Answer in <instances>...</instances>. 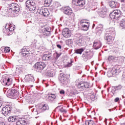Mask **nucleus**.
<instances>
[{
    "label": "nucleus",
    "mask_w": 125,
    "mask_h": 125,
    "mask_svg": "<svg viewBox=\"0 0 125 125\" xmlns=\"http://www.w3.org/2000/svg\"><path fill=\"white\" fill-rule=\"evenodd\" d=\"M91 3L92 4V5H93V6H95L97 5L98 3V1L97 0H91Z\"/></svg>",
    "instance_id": "ea45409f"
},
{
    "label": "nucleus",
    "mask_w": 125,
    "mask_h": 125,
    "mask_svg": "<svg viewBox=\"0 0 125 125\" xmlns=\"http://www.w3.org/2000/svg\"><path fill=\"white\" fill-rule=\"evenodd\" d=\"M42 60L48 61V60H51V56H50V54H45L42 56Z\"/></svg>",
    "instance_id": "393cba45"
},
{
    "label": "nucleus",
    "mask_w": 125,
    "mask_h": 125,
    "mask_svg": "<svg viewBox=\"0 0 125 125\" xmlns=\"http://www.w3.org/2000/svg\"><path fill=\"white\" fill-rule=\"evenodd\" d=\"M57 47H58V48H60V49H61V48H62V46H61V45L60 44H58L57 45Z\"/></svg>",
    "instance_id": "13d9d810"
},
{
    "label": "nucleus",
    "mask_w": 125,
    "mask_h": 125,
    "mask_svg": "<svg viewBox=\"0 0 125 125\" xmlns=\"http://www.w3.org/2000/svg\"><path fill=\"white\" fill-rule=\"evenodd\" d=\"M11 112V107L9 105H6L2 109V114L4 116H7Z\"/></svg>",
    "instance_id": "9d476101"
},
{
    "label": "nucleus",
    "mask_w": 125,
    "mask_h": 125,
    "mask_svg": "<svg viewBox=\"0 0 125 125\" xmlns=\"http://www.w3.org/2000/svg\"><path fill=\"white\" fill-rule=\"evenodd\" d=\"M42 33L45 37H49L50 36V33H51V28L50 27H47L42 30Z\"/></svg>",
    "instance_id": "f8f14e48"
},
{
    "label": "nucleus",
    "mask_w": 125,
    "mask_h": 125,
    "mask_svg": "<svg viewBox=\"0 0 125 125\" xmlns=\"http://www.w3.org/2000/svg\"><path fill=\"white\" fill-rule=\"evenodd\" d=\"M60 112H61V113H67V111H66V110L64 109L63 107L61 108L60 109Z\"/></svg>",
    "instance_id": "de8ad7c7"
},
{
    "label": "nucleus",
    "mask_w": 125,
    "mask_h": 125,
    "mask_svg": "<svg viewBox=\"0 0 125 125\" xmlns=\"http://www.w3.org/2000/svg\"><path fill=\"white\" fill-rule=\"evenodd\" d=\"M116 73H117V69H115V70H112L110 71H108L107 73V77H108L109 78L113 77V76H114V75H115Z\"/></svg>",
    "instance_id": "bb28decb"
},
{
    "label": "nucleus",
    "mask_w": 125,
    "mask_h": 125,
    "mask_svg": "<svg viewBox=\"0 0 125 125\" xmlns=\"http://www.w3.org/2000/svg\"><path fill=\"white\" fill-rule=\"evenodd\" d=\"M85 125H95L94 122L92 120H87L85 121Z\"/></svg>",
    "instance_id": "f704fd0d"
},
{
    "label": "nucleus",
    "mask_w": 125,
    "mask_h": 125,
    "mask_svg": "<svg viewBox=\"0 0 125 125\" xmlns=\"http://www.w3.org/2000/svg\"><path fill=\"white\" fill-rule=\"evenodd\" d=\"M107 35H116L115 34L116 32H115V28L111 27L109 28L106 30Z\"/></svg>",
    "instance_id": "6ab92c4d"
},
{
    "label": "nucleus",
    "mask_w": 125,
    "mask_h": 125,
    "mask_svg": "<svg viewBox=\"0 0 125 125\" xmlns=\"http://www.w3.org/2000/svg\"><path fill=\"white\" fill-rule=\"evenodd\" d=\"M70 62H68L66 65V67H71L72 66V63H73V59H70Z\"/></svg>",
    "instance_id": "79ce46f5"
},
{
    "label": "nucleus",
    "mask_w": 125,
    "mask_h": 125,
    "mask_svg": "<svg viewBox=\"0 0 125 125\" xmlns=\"http://www.w3.org/2000/svg\"><path fill=\"white\" fill-rule=\"evenodd\" d=\"M59 107H60V106L57 107H56V109H57L58 108H59Z\"/></svg>",
    "instance_id": "338daca9"
},
{
    "label": "nucleus",
    "mask_w": 125,
    "mask_h": 125,
    "mask_svg": "<svg viewBox=\"0 0 125 125\" xmlns=\"http://www.w3.org/2000/svg\"><path fill=\"white\" fill-rule=\"evenodd\" d=\"M7 96L13 99H16L19 96V92L15 89L9 90L7 93Z\"/></svg>",
    "instance_id": "20e7f679"
},
{
    "label": "nucleus",
    "mask_w": 125,
    "mask_h": 125,
    "mask_svg": "<svg viewBox=\"0 0 125 125\" xmlns=\"http://www.w3.org/2000/svg\"><path fill=\"white\" fill-rule=\"evenodd\" d=\"M125 57H117L116 60H118L120 62H123L124 61V59Z\"/></svg>",
    "instance_id": "c03bdc74"
},
{
    "label": "nucleus",
    "mask_w": 125,
    "mask_h": 125,
    "mask_svg": "<svg viewBox=\"0 0 125 125\" xmlns=\"http://www.w3.org/2000/svg\"><path fill=\"white\" fill-rule=\"evenodd\" d=\"M19 118L18 116H10L8 118V122H11L12 123H13V122H17L18 121Z\"/></svg>",
    "instance_id": "5701e85b"
},
{
    "label": "nucleus",
    "mask_w": 125,
    "mask_h": 125,
    "mask_svg": "<svg viewBox=\"0 0 125 125\" xmlns=\"http://www.w3.org/2000/svg\"><path fill=\"white\" fill-rule=\"evenodd\" d=\"M83 51H84L83 48L77 49L75 50V53H77V54H82L83 52Z\"/></svg>",
    "instance_id": "473e14b6"
},
{
    "label": "nucleus",
    "mask_w": 125,
    "mask_h": 125,
    "mask_svg": "<svg viewBox=\"0 0 125 125\" xmlns=\"http://www.w3.org/2000/svg\"><path fill=\"white\" fill-rule=\"evenodd\" d=\"M10 51V48L9 47H6L4 48V52L5 53H8Z\"/></svg>",
    "instance_id": "a19ab883"
},
{
    "label": "nucleus",
    "mask_w": 125,
    "mask_h": 125,
    "mask_svg": "<svg viewBox=\"0 0 125 125\" xmlns=\"http://www.w3.org/2000/svg\"><path fill=\"white\" fill-rule=\"evenodd\" d=\"M72 3L77 6L82 7V6H83L85 4V1L83 0H72Z\"/></svg>",
    "instance_id": "9b49d317"
},
{
    "label": "nucleus",
    "mask_w": 125,
    "mask_h": 125,
    "mask_svg": "<svg viewBox=\"0 0 125 125\" xmlns=\"http://www.w3.org/2000/svg\"><path fill=\"white\" fill-rule=\"evenodd\" d=\"M96 8H97V7H96L95 8V9H96Z\"/></svg>",
    "instance_id": "774afa93"
},
{
    "label": "nucleus",
    "mask_w": 125,
    "mask_h": 125,
    "mask_svg": "<svg viewBox=\"0 0 125 125\" xmlns=\"http://www.w3.org/2000/svg\"><path fill=\"white\" fill-rule=\"evenodd\" d=\"M62 34L64 38H70L71 37V32L68 28H64L62 30Z\"/></svg>",
    "instance_id": "dca6fc26"
},
{
    "label": "nucleus",
    "mask_w": 125,
    "mask_h": 125,
    "mask_svg": "<svg viewBox=\"0 0 125 125\" xmlns=\"http://www.w3.org/2000/svg\"><path fill=\"white\" fill-rule=\"evenodd\" d=\"M24 81L26 83H34L35 82V79L33 75L29 74L25 76Z\"/></svg>",
    "instance_id": "4468645a"
},
{
    "label": "nucleus",
    "mask_w": 125,
    "mask_h": 125,
    "mask_svg": "<svg viewBox=\"0 0 125 125\" xmlns=\"http://www.w3.org/2000/svg\"><path fill=\"white\" fill-rule=\"evenodd\" d=\"M91 100H92V101H94V100H95V99H96V98L94 96H91Z\"/></svg>",
    "instance_id": "864d4df0"
},
{
    "label": "nucleus",
    "mask_w": 125,
    "mask_h": 125,
    "mask_svg": "<svg viewBox=\"0 0 125 125\" xmlns=\"http://www.w3.org/2000/svg\"><path fill=\"white\" fill-rule=\"evenodd\" d=\"M106 9L104 11H102L101 12V14H106Z\"/></svg>",
    "instance_id": "6e6d98bb"
},
{
    "label": "nucleus",
    "mask_w": 125,
    "mask_h": 125,
    "mask_svg": "<svg viewBox=\"0 0 125 125\" xmlns=\"http://www.w3.org/2000/svg\"><path fill=\"white\" fill-rule=\"evenodd\" d=\"M111 91H112V92H115V91H116V90H118V89H119V87H116V86H112L111 87Z\"/></svg>",
    "instance_id": "a18cd8bd"
},
{
    "label": "nucleus",
    "mask_w": 125,
    "mask_h": 125,
    "mask_svg": "<svg viewBox=\"0 0 125 125\" xmlns=\"http://www.w3.org/2000/svg\"><path fill=\"white\" fill-rule=\"evenodd\" d=\"M101 45H102V44L101 42H94L93 47L95 49H99L101 47Z\"/></svg>",
    "instance_id": "b1692460"
},
{
    "label": "nucleus",
    "mask_w": 125,
    "mask_h": 125,
    "mask_svg": "<svg viewBox=\"0 0 125 125\" xmlns=\"http://www.w3.org/2000/svg\"><path fill=\"white\" fill-rule=\"evenodd\" d=\"M109 5L111 8H116V7H119V3L115 1H111L109 3Z\"/></svg>",
    "instance_id": "4be33fe9"
},
{
    "label": "nucleus",
    "mask_w": 125,
    "mask_h": 125,
    "mask_svg": "<svg viewBox=\"0 0 125 125\" xmlns=\"http://www.w3.org/2000/svg\"><path fill=\"white\" fill-rule=\"evenodd\" d=\"M89 25H90L89 22H87V23L83 24V25H82V30L84 31V32H86L89 29Z\"/></svg>",
    "instance_id": "a211bd4d"
},
{
    "label": "nucleus",
    "mask_w": 125,
    "mask_h": 125,
    "mask_svg": "<svg viewBox=\"0 0 125 125\" xmlns=\"http://www.w3.org/2000/svg\"><path fill=\"white\" fill-rule=\"evenodd\" d=\"M73 43V41L71 40H68L66 41V44L67 45H71Z\"/></svg>",
    "instance_id": "37998d69"
},
{
    "label": "nucleus",
    "mask_w": 125,
    "mask_h": 125,
    "mask_svg": "<svg viewBox=\"0 0 125 125\" xmlns=\"http://www.w3.org/2000/svg\"><path fill=\"white\" fill-rule=\"evenodd\" d=\"M26 6L30 11L36 10V4L33 1L27 0L26 3Z\"/></svg>",
    "instance_id": "423d86ee"
},
{
    "label": "nucleus",
    "mask_w": 125,
    "mask_h": 125,
    "mask_svg": "<svg viewBox=\"0 0 125 125\" xmlns=\"http://www.w3.org/2000/svg\"><path fill=\"white\" fill-rule=\"evenodd\" d=\"M119 49H119V48H118V47L115 48V49H114L115 52H119Z\"/></svg>",
    "instance_id": "5fc2aeb1"
},
{
    "label": "nucleus",
    "mask_w": 125,
    "mask_h": 125,
    "mask_svg": "<svg viewBox=\"0 0 125 125\" xmlns=\"http://www.w3.org/2000/svg\"><path fill=\"white\" fill-rule=\"evenodd\" d=\"M122 10L123 11V13H122V15H121L120 19H122L123 18H124V20H125V4L123 5Z\"/></svg>",
    "instance_id": "7c9ffc66"
},
{
    "label": "nucleus",
    "mask_w": 125,
    "mask_h": 125,
    "mask_svg": "<svg viewBox=\"0 0 125 125\" xmlns=\"http://www.w3.org/2000/svg\"><path fill=\"white\" fill-rule=\"evenodd\" d=\"M82 57L84 61H87V60H88V58H90L89 57H88V54L87 53L83 54Z\"/></svg>",
    "instance_id": "72a5a7b5"
},
{
    "label": "nucleus",
    "mask_w": 125,
    "mask_h": 125,
    "mask_svg": "<svg viewBox=\"0 0 125 125\" xmlns=\"http://www.w3.org/2000/svg\"><path fill=\"white\" fill-rule=\"evenodd\" d=\"M46 75L49 78L54 77L55 76V71L54 70L48 71L46 73Z\"/></svg>",
    "instance_id": "a878e982"
},
{
    "label": "nucleus",
    "mask_w": 125,
    "mask_h": 125,
    "mask_svg": "<svg viewBox=\"0 0 125 125\" xmlns=\"http://www.w3.org/2000/svg\"><path fill=\"white\" fill-rule=\"evenodd\" d=\"M3 83H6L7 82H10V79L9 78H4L3 79Z\"/></svg>",
    "instance_id": "49530a36"
},
{
    "label": "nucleus",
    "mask_w": 125,
    "mask_h": 125,
    "mask_svg": "<svg viewBox=\"0 0 125 125\" xmlns=\"http://www.w3.org/2000/svg\"><path fill=\"white\" fill-rule=\"evenodd\" d=\"M48 98L50 100V101H53L54 99H56V98H57V96H56V94H51Z\"/></svg>",
    "instance_id": "2f4dec72"
},
{
    "label": "nucleus",
    "mask_w": 125,
    "mask_h": 125,
    "mask_svg": "<svg viewBox=\"0 0 125 125\" xmlns=\"http://www.w3.org/2000/svg\"><path fill=\"white\" fill-rule=\"evenodd\" d=\"M20 9L19 8V5L15 3H13L10 4L9 7V11L11 13H16L17 14L19 12Z\"/></svg>",
    "instance_id": "7ed1b4c3"
},
{
    "label": "nucleus",
    "mask_w": 125,
    "mask_h": 125,
    "mask_svg": "<svg viewBox=\"0 0 125 125\" xmlns=\"http://www.w3.org/2000/svg\"><path fill=\"white\" fill-rule=\"evenodd\" d=\"M60 94L64 95V94H65V91L64 90H61L60 91Z\"/></svg>",
    "instance_id": "603ef678"
},
{
    "label": "nucleus",
    "mask_w": 125,
    "mask_h": 125,
    "mask_svg": "<svg viewBox=\"0 0 125 125\" xmlns=\"http://www.w3.org/2000/svg\"><path fill=\"white\" fill-rule=\"evenodd\" d=\"M121 125H125V123H123V124H121Z\"/></svg>",
    "instance_id": "0e129e2a"
},
{
    "label": "nucleus",
    "mask_w": 125,
    "mask_h": 125,
    "mask_svg": "<svg viewBox=\"0 0 125 125\" xmlns=\"http://www.w3.org/2000/svg\"><path fill=\"white\" fill-rule=\"evenodd\" d=\"M119 22H120V26L125 29V20H122L121 21H119Z\"/></svg>",
    "instance_id": "e433bc0d"
},
{
    "label": "nucleus",
    "mask_w": 125,
    "mask_h": 125,
    "mask_svg": "<svg viewBox=\"0 0 125 125\" xmlns=\"http://www.w3.org/2000/svg\"><path fill=\"white\" fill-rule=\"evenodd\" d=\"M15 25L13 24H6L5 26V29L8 30L10 32H13L14 31Z\"/></svg>",
    "instance_id": "aec40b11"
},
{
    "label": "nucleus",
    "mask_w": 125,
    "mask_h": 125,
    "mask_svg": "<svg viewBox=\"0 0 125 125\" xmlns=\"http://www.w3.org/2000/svg\"><path fill=\"white\" fill-rule=\"evenodd\" d=\"M49 109V107L48 106V105L46 104H44L42 105V107L41 108H39L37 110H36L37 114H40V113H42V112H44V111H47Z\"/></svg>",
    "instance_id": "2eb2a0df"
},
{
    "label": "nucleus",
    "mask_w": 125,
    "mask_h": 125,
    "mask_svg": "<svg viewBox=\"0 0 125 125\" xmlns=\"http://www.w3.org/2000/svg\"><path fill=\"white\" fill-rule=\"evenodd\" d=\"M26 119L25 118H18V120L17 122V125H23L26 124Z\"/></svg>",
    "instance_id": "412c9836"
},
{
    "label": "nucleus",
    "mask_w": 125,
    "mask_h": 125,
    "mask_svg": "<svg viewBox=\"0 0 125 125\" xmlns=\"http://www.w3.org/2000/svg\"><path fill=\"white\" fill-rule=\"evenodd\" d=\"M115 36L116 35H110V34H108V35L106 36V38H105V39L106 40L109 44H112V43H113V41H114Z\"/></svg>",
    "instance_id": "ddd939ff"
},
{
    "label": "nucleus",
    "mask_w": 125,
    "mask_h": 125,
    "mask_svg": "<svg viewBox=\"0 0 125 125\" xmlns=\"http://www.w3.org/2000/svg\"><path fill=\"white\" fill-rule=\"evenodd\" d=\"M16 68L17 72H21L23 70V66L22 65H16Z\"/></svg>",
    "instance_id": "c9c22d12"
},
{
    "label": "nucleus",
    "mask_w": 125,
    "mask_h": 125,
    "mask_svg": "<svg viewBox=\"0 0 125 125\" xmlns=\"http://www.w3.org/2000/svg\"><path fill=\"white\" fill-rule=\"evenodd\" d=\"M108 60L110 62H114L115 60H117V57L112 55L109 56L108 57Z\"/></svg>",
    "instance_id": "c85d7f7f"
},
{
    "label": "nucleus",
    "mask_w": 125,
    "mask_h": 125,
    "mask_svg": "<svg viewBox=\"0 0 125 125\" xmlns=\"http://www.w3.org/2000/svg\"><path fill=\"white\" fill-rule=\"evenodd\" d=\"M58 79L61 83L63 85H67L70 83V80L66 77V75L64 74V73H61L59 76Z\"/></svg>",
    "instance_id": "f03ea898"
},
{
    "label": "nucleus",
    "mask_w": 125,
    "mask_h": 125,
    "mask_svg": "<svg viewBox=\"0 0 125 125\" xmlns=\"http://www.w3.org/2000/svg\"><path fill=\"white\" fill-rule=\"evenodd\" d=\"M123 117H125V116H124L123 115L119 116V118H123Z\"/></svg>",
    "instance_id": "680f3d73"
},
{
    "label": "nucleus",
    "mask_w": 125,
    "mask_h": 125,
    "mask_svg": "<svg viewBox=\"0 0 125 125\" xmlns=\"http://www.w3.org/2000/svg\"><path fill=\"white\" fill-rule=\"evenodd\" d=\"M46 65L44 62H38L34 65V69L37 72H41L42 71Z\"/></svg>",
    "instance_id": "39448f33"
},
{
    "label": "nucleus",
    "mask_w": 125,
    "mask_h": 125,
    "mask_svg": "<svg viewBox=\"0 0 125 125\" xmlns=\"http://www.w3.org/2000/svg\"><path fill=\"white\" fill-rule=\"evenodd\" d=\"M51 2H52V0H45L44 6L45 7H48L51 4Z\"/></svg>",
    "instance_id": "c756f323"
},
{
    "label": "nucleus",
    "mask_w": 125,
    "mask_h": 125,
    "mask_svg": "<svg viewBox=\"0 0 125 125\" xmlns=\"http://www.w3.org/2000/svg\"><path fill=\"white\" fill-rule=\"evenodd\" d=\"M3 83L4 84H5V85H10V83H11V82L9 81V82H4V83Z\"/></svg>",
    "instance_id": "8fccbe9b"
},
{
    "label": "nucleus",
    "mask_w": 125,
    "mask_h": 125,
    "mask_svg": "<svg viewBox=\"0 0 125 125\" xmlns=\"http://www.w3.org/2000/svg\"><path fill=\"white\" fill-rule=\"evenodd\" d=\"M60 57V55L57 54V56L56 58H54L52 60V62H53V63H56V62H57V60L58 59V58H59Z\"/></svg>",
    "instance_id": "4c0bfd02"
},
{
    "label": "nucleus",
    "mask_w": 125,
    "mask_h": 125,
    "mask_svg": "<svg viewBox=\"0 0 125 125\" xmlns=\"http://www.w3.org/2000/svg\"><path fill=\"white\" fill-rule=\"evenodd\" d=\"M63 13L66 15H72L73 14V10L70 7H65L63 9Z\"/></svg>",
    "instance_id": "f3484780"
},
{
    "label": "nucleus",
    "mask_w": 125,
    "mask_h": 125,
    "mask_svg": "<svg viewBox=\"0 0 125 125\" xmlns=\"http://www.w3.org/2000/svg\"><path fill=\"white\" fill-rule=\"evenodd\" d=\"M0 125H5V123L2 122H0Z\"/></svg>",
    "instance_id": "bf43d9fd"
},
{
    "label": "nucleus",
    "mask_w": 125,
    "mask_h": 125,
    "mask_svg": "<svg viewBox=\"0 0 125 125\" xmlns=\"http://www.w3.org/2000/svg\"><path fill=\"white\" fill-rule=\"evenodd\" d=\"M120 2L122 3H125V0H120Z\"/></svg>",
    "instance_id": "052dcab7"
},
{
    "label": "nucleus",
    "mask_w": 125,
    "mask_h": 125,
    "mask_svg": "<svg viewBox=\"0 0 125 125\" xmlns=\"http://www.w3.org/2000/svg\"><path fill=\"white\" fill-rule=\"evenodd\" d=\"M20 1L22 2L23 1V0H20Z\"/></svg>",
    "instance_id": "69168bd1"
},
{
    "label": "nucleus",
    "mask_w": 125,
    "mask_h": 125,
    "mask_svg": "<svg viewBox=\"0 0 125 125\" xmlns=\"http://www.w3.org/2000/svg\"><path fill=\"white\" fill-rule=\"evenodd\" d=\"M85 23H87V22H86V21L85 20H82L80 21V24H81L82 25H83V24H85Z\"/></svg>",
    "instance_id": "09e8293b"
},
{
    "label": "nucleus",
    "mask_w": 125,
    "mask_h": 125,
    "mask_svg": "<svg viewBox=\"0 0 125 125\" xmlns=\"http://www.w3.org/2000/svg\"><path fill=\"white\" fill-rule=\"evenodd\" d=\"M121 11L120 10H114L112 12L110 15L109 17L112 20H118V21H122V20H125L124 18L121 19Z\"/></svg>",
    "instance_id": "f257e3e1"
},
{
    "label": "nucleus",
    "mask_w": 125,
    "mask_h": 125,
    "mask_svg": "<svg viewBox=\"0 0 125 125\" xmlns=\"http://www.w3.org/2000/svg\"><path fill=\"white\" fill-rule=\"evenodd\" d=\"M3 103V101L2 99L0 98V108L2 106V103Z\"/></svg>",
    "instance_id": "3c124183"
},
{
    "label": "nucleus",
    "mask_w": 125,
    "mask_h": 125,
    "mask_svg": "<svg viewBox=\"0 0 125 125\" xmlns=\"http://www.w3.org/2000/svg\"><path fill=\"white\" fill-rule=\"evenodd\" d=\"M21 55L23 58H26L30 54V49L27 46H24L21 49Z\"/></svg>",
    "instance_id": "6e6552de"
},
{
    "label": "nucleus",
    "mask_w": 125,
    "mask_h": 125,
    "mask_svg": "<svg viewBox=\"0 0 125 125\" xmlns=\"http://www.w3.org/2000/svg\"><path fill=\"white\" fill-rule=\"evenodd\" d=\"M38 13L40 14L41 15L44 16V17H46L49 15V12L47 8H41L38 10Z\"/></svg>",
    "instance_id": "1a4fd4ad"
},
{
    "label": "nucleus",
    "mask_w": 125,
    "mask_h": 125,
    "mask_svg": "<svg viewBox=\"0 0 125 125\" xmlns=\"http://www.w3.org/2000/svg\"><path fill=\"white\" fill-rule=\"evenodd\" d=\"M108 110H109V112H112V110L113 111V109H108Z\"/></svg>",
    "instance_id": "e2e57ef3"
},
{
    "label": "nucleus",
    "mask_w": 125,
    "mask_h": 125,
    "mask_svg": "<svg viewBox=\"0 0 125 125\" xmlns=\"http://www.w3.org/2000/svg\"><path fill=\"white\" fill-rule=\"evenodd\" d=\"M77 44L79 46H83V39H79Z\"/></svg>",
    "instance_id": "58836bf2"
},
{
    "label": "nucleus",
    "mask_w": 125,
    "mask_h": 125,
    "mask_svg": "<svg viewBox=\"0 0 125 125\" xmlns=\"http://www.w3.org/2000/svg\"><path fill=\"white\" fill-rule=\"evenodd\" d=\"M119 100H120V98H116L115 99L114 101H115V102H118V101H119Z\"/></svg>",
    "instance_id": "4d7b16f0"
},
{
    "label": "nucleus",
    "mask_w": 125,
    "mask_h": 125,
    "mask_svg": "<svg viewBox=\"0 0 125 125\" xmlns=\"http://www.w3.org/2000/svg\"><path fill=\"white\" fill-rule=\"evenodd\" d=\"M97 32H99V33H102L103 31V24H98L96 29Z\"/></svg>",
    "instance_id": "cd10ccee"
},
{
    "label": "nucleus",
    "mask_w": 125,
    "mask_h": 125,
    "mask_svg": "<svg viewBox=\"0 0 125 125\" xmlns=\"http://www.w3.org/2000/svg\"><path fill=\"white\" fill-rule=\"evenodd\" d=\"M90 87L89 83L87 82H80L77 86V87L80 90H84L85 88H89Z\"/></svg>",
    "instance_id": "0eeeda50"
}]
</instances>
